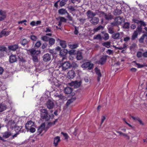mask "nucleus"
Returning <instances> with one entry per match:
<instances>
[{
	"mask_svg": "<svg viewBox=\"0 0 147 147\" xmlns=\"http://www.w3.org/2000/svg\"><path fill=\"white\" fill-rule=\"evenodd\" d=\"M94 39H98L99 40H101L102 39V37L101 35L99 34L96 35H95L93 37Z\"/></svg>",
	"mask_w": 147,
	"mask_h": 147,
	"instance_id": "43",
	"label": "nucleus"
},
{
	"mask_svg": "<svg viewBox=\"0 0 147 147\" xmlns=\"http://www.w3.org/2000/svg\"><path fill=\"white\" fill-rule=\"evenodd\" d=\"M41 44L40 41H37L35 44L34 46L37 48H38L41 45Z\"/></svg>",
	"mask_w": 147,
	"mask_h": 147,
	"instance_id": "53",
	"label": "nucleus"
},
{
	"mask_svg": "<svg viewBox=\"0 0 147 147\" xmlns=\"http://www.w3.org/2000/svg\"><path fill=\"white\" fill-rule=\"evenodd\" d=\"M123 17L118 16L115 17L114 19L115 21L118 25L121 24L122 22V20L123 19Z\"/></svg>",
	"mask_w": 147,
	"mask_h": 147,
	"instance_id": "15",
	"label": "nucleus"
},
{
	"mask_svg": "<svg viewBox=\"0 0 147 147\" xmlns=\"http://www.w3.org/2000/svg\"><path fill=\"white\" fill-rule=\"evenodd\" d=\"M78 45L77 44H71L70 45V47L72 49H75L78 47Z\"/></svg>",
	"mask_w": 147,
	"mask_h": 147,
	"instance_id": "54",
	"label": "nucleus"
},
{
	"mask_svg": "<svg viewBox=\"0 0 147 147\" xmlns=\"http://www.w3.org/2000/svg\"><path fill=\"white\" fill-rule=\"evenodd\" d=\"M108 57V56L106 55L101 56L98 62V64L102 65L106 63Z\"/></svg>",
	"mask_w": 147,
	"mask_h": 147,
	"instance_id": "6",
	"label": "nucleus"
},
{
	"mask_svg": "<svg viewBox=\"0 0 147 147\" xmlns=\"http://www.w3.org/2000/svg\"><path fill=\"white\" fill-rule=\"evenodd\" d=\"M60 45L63 48H65L66 47L65 41L63 40L61 41L60 42Z\"/></svg>",
	"mask_w": 147,
	"mask_h": 147,
	"instance_id": "41",
	"label": "nucleus"
},
{
	"mask_svg": "<svg viewBox=\"0 0 147 147\" xmlns=\"http://www.w3.org/2000/svg\"><path fill=\"white\" fill-rule=\"evenodd\" d=\"M30 39L33 41H36L37 39L36 36L34 35H31L30 36Z\"/></svg>",
	"mask_w": 147,
	"mask_h": 147,
	"instance_id": "48",
	"label": "nucleus"
},
{
	"mask_svg": "<svg viewBox=\"0 0 147 147\" xmlns=\"http://www.w3.org/2000/svg\"><path fill=\"white\" fill-rule=\"evenodd\" d=\"M100 11L97 10L95 12H93L92 11L89 10L86 12V15L88 18H93L96 16V15H98L100 17Z\"/></svg>",
	"mask_w": 147,
	"mask_h": 147,
	"instance_id": "3",
	"label": "nucleus"
},
{
	"mask_svg": "<svg viewBox=\"0 0 147 147\" xmlns=\"http://www.w3.org/2000/svg\"><path fill=\"white\" fill-rule=\"evenodd\" d=\"M72 3H79L80 2V0H71Z\"/></svg>",
	"mask_w": 147,
	"mask_h": 147,
	"instance_id": "61",
	"label": "nucleus"
},
{
	"mask_svg": "<svg viewBox=\"0 0 147 147\" xmlns=\"http://www.w3.org/2000/svg\"><path fill=\"white\" fill-rule=\"evenodd\" d=\"M49 38L46 35L43 36L41 37V39L44 42H48L49 39Z\"/></svg>",
	"mask_w": 147,
	"mask_h": 147,
	"instance_id": "35",
	"label": "nucleus"
},
{
	"mask_svg": "<svg viewBox=\"0 0 147 147\" xmlns=\"http://www.w3.org/2000/svg\"><path fill=\"white\" fill-rule=\"evenodd\" d=\"M76 75L74 71L71 70L69 71L67 74V78L69 79H73Z\"/></svg>",
	"mask_w": 147,
	"mask_h": 147,
	"instance_id": "11",
	"label": "nucleus"
},
{
	"mask_svg": "<svg viewBox=\"0 0 147 147\" xmlns=\"http://www.w3.org/2000/svg\"><path fill=\"white\" fill-rule=\"evenodd\" d=\"M28 129L30 130V131L32 133H34L35 131V127H32Z\"/></svg>",
	"mask_w": 147,
	"mask_h": 147,
	"instance_id": "59",
	"label": "nucleus"
},
{
	"mask_svg": "<svg viewBox=\"0 0 147 147\" xmlns=\"http://www.w3.org/2000/svg\"><path fill=\"white\" fill-rule=\"evenodd\" d=\"M25 127L27 129H30L32 127H35L34 123L31 121H28L26 124Z\"/></svg>",
	"mask_w": 147,
	"mask_h": 147,
	"instance_id": "14",
	"label": "nucleus"
},
{
	"mask_svg": "<svg viewBox=\"0 0 147 147\" xmlns=\"http://www.w3.org/2000/svg\"><path fill=\"white\" fill-rule=\"evenodd\" d=\"M6 108L7 106L1 103L0 105V112H2L6 110Z\"/></svg>",
	"mask_w": 147,
	"mask_h": 147,
	"instance_id": "27",
	"label": "nucleus"
},
{
	"mask_svg": "<svg viewBox=\"0 0 147 147\" xmlns=\"http://www.w3.org/2000/svg\"><path fill=\"white\" fill-rule=\"evenodd\" d=\"M42 59L45 62L49 61L51 59V55L49 53L46 54L42 56Z\"/></svg>",
	"mask_w": 147,
	"mask_h": 147,
	"instance_id": "9",
	"label": "nucleus"
},
{
	"mask_svg": "<svg viewBox=\"0 0 147 147\" xmlns=\"http://www.w3.org/2000/svg\"><path fill=\"white\" fill-rule=\"evenodd\" d=\"M67 52V51L66 49H62L60 51L59 55L61 56H64L66 55Z\"/></svg>",
	"mask_w": 147,
	"mask_h": 147,
	"instance_id": "23",
	"label": "nucleus"
},
{
	"mask_svg": "<svg viewBox=\"0 0 147 147\" xmlns=\"http://www.w3.org/2000/svg\"><path fill=\"white\" fill-rule=\"evenodd\" d=\"M68 0H62L60 2V5L61 7L64 6Z\"/></svg>",
	"mask_w": 147,
	"mask_h": 147,
	"instance_id": "46",
	"label": "nucleus"
},
{
	"mask_svg": "<svg viewBox=\"0 0 147 147\" xmlns=\"http://www.w3.org/2000/svg\"><path fill=\"white\" fill-rule=\"evenodd\" d=\"M45 127V124L44 123H42L40 127H38L37 131V132L39 133L38 135L40 134L42 132V131L44 130Z\"/></svg>",
	"mask_w": 147,
	"mask_h": 147,
	"instance_id": "18",
	"label": "nucleus"
},
{
	"mask_svg": "<svg viewBox=\"0 0 147 147\" xmlns=\"http://www.w3.org/2000/svg\"><path fill=\"white\" fill-rule=\"evenodd\" d=\"M132 21L135 23L138 24H140V20H139L136 18L133 19H132Z\"/></svg>",
	"mask_w": 147,
	"mask_h": 147,
	"instance_id": "56",
	"label": "nucleus"
},
{
	"mask_svg": "<svg viewBox=\"0 0 147 147\" xmlns=\"http://www.w3.org/2000/svg\"><path fill=\"white\" fill-rule=\"evenodd\" d=\"M17 60L16 55H11L9 57V61L11 63H13L16 62Z\"/></svg>",
	"mask_w": 147,
	"mask_h": 147,
	"instance_id": "17",
	"label": "nucleus"
},
{
	"mask_svg": "<svg viewBox=\"0 0 147 147\" xmlns=\"http://www.w3.org/2000/svg\"><path fill=\"white\" fill-rule=\"evenodd\" d=\"M48 41L49 42V44L50 46H51L55 44V40L53 38H50Z\"/></svg>",
	"mask_w": 147,
	"mask_h": 147,
	"instance_id": "34",
	"label": "nucleus"
},
{
	"mask_svg": "<svg viewBox=\"0 0 147 147\" xmlns=\"http://www.w3.org/2000/svg\"><path fill=\"white\" fill-rule=\"evenodd\" d=\"M82 83L81 81H76L74 82V87L76 88H77L80 87Z\"/></svg>",
	"mask_w": 147,
	"mask_h": 147,
	"instance_id": "26",
	"label": "nucleus"
},
{
	"mask_svg": "<svg viewBox=\"0 0 147 147\" xmlns=\"http://www.w3.org/2000/svg\"><path fill=\"white\" fill-rule=\"evenodd\" d=\"M100 15L101 14L104 15L105 16V19L107 20H110L113 19V16L110 13L107 14L105 13L104 11H100Z\"/></svg>",
	"mask_w": 147,
	"mask_h": 147,
	"instance_id": "5",
	"label": "nucleus"
},
{
	"mask_svg": "<svg viewBox=\"0 0 147 147\" xmlns=\"http://www.w3.org/2000/svg\"><path fill=\"white\" fill-rule=\"evenodd\" d=\"M76 58L78 60H80L82 59L83 56L81 52H78L77 53Z\"/></svg>",
	"mask_w": 147,
	"mask_h": 147,
	"instance_id": "31",
	"label": "nucleus"
},
{
	"mask_svg": "<svg viewBox=\"0 0 147 147\" xmlns=\"http://www.w3.org/2000/svg\"><path fill=\"white\" fill-rule=\"evenodd\" d=\"M47 45V44L46 42H44L43 43L41 46V48L42 49H44L45 48Z\"/></svg>",
	"mask_w": 147,
	"mask_h": 147,
	"instance_id": "64",
	"label": "nucleus"
},
{
	"mask_svg": "<svg viewBox=\"0 0 147 147\" xmlns=\"http://www.w3.org/2000/svg\"><path fill=\"white\" fill-rule=\"evenodd\" d=\"M130 24L128 22L125 23L123 26V28L125 29H128L129 27Z\"/></svg>",
	"mask_w": 147,
	"mask_h": 147,
	"instance_id": "42",
	"label": "nucleus"
},
{
	"mask_svg": "<svg viewBox=\"0 0 147 147\" xmlns=\"http://www.w3.org/2000/svg\"><path fill=\"white\" fill-rule=\"evenodd\" d=\"M41 118L45 120L46 121H48L50 119L51 117H54L53 114L49 115L47 109H41L40 110Z\"/></svg>",
	"mask_w": 147,
	"mask_h": 147,
	"instance_id": "1",
	"label": "nucleus"
},
{
	"mask_svg": "<svg viewBox=\"0 0 147 147\" xmlns=\"http://www.w3.org/2000/svg\"><path fill=\"white\" fill-rule=\"evenodd\" d=\"M137 56L138 58H140L142 56V54L141 52L139 51L137 53Z\"/></svg>",
	"mask_w": 147,
	"mask_h": 147,
	"instance_id": "60",
	"label": "nucleus"
},
{
	"mask_svg": "<svg viewBox=\"0 0 147 147\" xmlns=\"http://www.w3.org/2000/svg\"><path fill=\"white\" fill-rule=\"evenodd\" d=\"M16 125L15 122L14 121H9L8 123V126L12 129H14Z\"/></svg>",
	"mask_w": 147,
	"mask_h": 147,
	"instance_id": "16",
	"label": "nucleus"
},
{
	"mask_svg": "<svg viewBox=\"0 0 147 147\" xmlns=\"http://www.w3.org/2000/svg\"><path fill=\"white\" fill-rule=\"evenodd\" d=\"M49 52L50 53L52 54L53 55H56L57 53V51L55 49L50 50L49 51Z\"/></svg>",
	"mask_w": 147,
	"mask_h": 147,
	"instance_id": "52",
	"label": "nucleus"
},
{
	"mask_svg": "<svg viewBox=\"0 0 147 147\" xmlns=\"http://www.w3.org/2000/svg\"><path fill=\"white\" fill-rule=\"evenodd\" d=\"M61 134L63 135V136L65 137V139H67L69 138V136L67 134L65 133H64L63 132H61Z\"/></svg>",
	"mask_w": 147,
	"mask_h": 147,
	"instance_id": "57",
	"label": "nucleus"
},
{
	"mask_svg": "<svg viewBox=\"0 0 147 147\" xmlns=\"http://www.w3.org/2000/svg\"><path fill=\"white\" fill-rule=\"evenodd\" d=\"M122 13L121 9H116L114 11L113 14L115 15H120Z\"/></svg>",
	"mask_w": 147,
	"mask_h": 147,
	"instance_id": "32",
	"label": "nucleus"
},
{
	"mask_svg": "<svg viewBox=\"0 0 147 147\" xmlns=\"http://www.w3.org/2000/svg\"><path fill=\"white\" fill-rule=\"evenodd\" d=\"M58 97L59 99L62 100H66L67 99V98L66 97L64 96H63L62 94H60L58 95L57 98Z\"/></svg>",
	"mask_w": 147,
	"mask_h": 147,
	"instance_id": "37",
	"label": "nucleus"
},
{
	"mask_svg": "<svg viewBox=\"0 0 147 147\" xmlns=\"http://www.w3.org/2000/svg\"><path fill=\"white\" fill-rule=\"evenodd\" d=\"M11 135L10 132L6 131L3 134V137L5 138H9Z\"/></svg>",
	"mask_w": 147,
	"mask_h": 147,
	"instance_id": "28",
	"label": "nucleus"
},
{
	"mask_svg": "<svg viewBox=\"0 0 147 147\" xmlns=\"http://www.w3.org/2000/svg\"><path fill=\"white\" fill-rule=\"evenodd\" d=\"M112 35V38L115 39H118L119 38L120 34L118 32L116 33L113 34Z\"/></svg>",
	"mask_w": 147,
	"mask_h": 147,
	"instance_id": "29",
	"label": "nucleus"
},
{
	"mask_svg": "<svg viewBox=\"0 0 147 147\" xmlns=\"http://www.w3.org/2000/svg\"><path fill=\"white\" fill-rule=\"evenodd\" d=\"M18 59L20 62H25L26 61V60L21 56L19 55L18 56Z\"/></svg>",
	"mask_w": 147,
	"mask_h": 147,
	"instance_id": "51",
	"label": "nucleus"
},
{
	"mask_svg": "<svg viewBox=\"0 0 147 147\" xmlns=\"http://www.w3.org/2000/svg\"><path fill=\"white\" fill-rule=\"evenodd\" d=\"M20 43L23 46H25L28 43V41L26 38H24L20 41Z\"/></svg>",
	"mask_w": 147,
	"mask_h": 147,
	"instance_id": "30",
	"label": "nucleus"
},
{
	"mask_svg": "<svg viewBox=\"0 0 147 147\" xmlns=\"http://www.w3.org/2000/svg\"><path fill=\"white\" fill-rule=\"evenodd\" d=\"M138 33L137 31H135L133 33L131 37V39L132 40H135L137 37Z\"/></svg>",
	"mask_w": 147,
	"mask_h": 147,
	"instance_id": "33",
	"label": "nucleus"
},
{
	"mask_svg": "<svg viewBox=\"0 0 147 147\" xmlns=\"http://www.w3.org/2000/svg\"><path fill=\"white\" fill-rule=\"evenodd\" d=\"M109 55L113 54V51L111 49H108L106 52Z\"/></svg>",
	"mask_w": 147,
	"mask_h": 147,
	"instance_id": "63",
	"label": "nucleus"
},
{
	"mask_svg": "<svg viewBox=\"0 0 147 147\" xmlns=\"http://www.w3.org/2000/svg\"><path fill=\"white\" fill-rule=\"evenodd\" d=\"M94 67V65L89 62H87L84 63L81 65V67L84 69L88 68L89 70L92 69Z\"/></svg>",
	"mask_w": 147,
	"mask_h": 147,
	"instance_id": "4",
	"label": "nucleus"
},
{
	"mask_svg": "<svg viewBox=\"0 0 147 147\" xmlns=\"http://www.w3.org/2000/svg\"><path fill=\"white\" fill-rule=\"evenodd\" d=\"M46 106L49 109H51L53 108L54 105L53 102H47Z\"/></svg>",
	"mask_w": 147,
	"mask_h": 147,
	"instance_id": "19",
	"label": "nucleus"
},
{
	"mask_svg": "<svg viewBox=\"0 0 147 147\" xmlns=\"http://www.w3.org/2000/svg\"><path fill=\"white\" fill-rule=\"evenodd\" d=\"M58 13L60 14L63 15L65 13L69 14V13L65 9H59L58 11Z\"/></svg>",
	"mask_w": 147,
	"mask_h": 147,
	"instance_id": "24",
	"label": "nucleus"
},
{
	"mask_svg": "<svg viewBox=\"0 0 147 147\" xmlns=\"http://www.w3.org/2000/svg\"><path fill=\"white\" fill-rule=\"evenodd\" d=\"M142 30V28L141 26H138L135 31H137V32L140 33H141Z\"/></svg>",
	"mask_w": 147,
	"mask_h": 147,
	"instance_id": "50",
	"label": "nucleus"
},
{
	"mask_svg": "<svg viewBox=\"0 0 147 147\" xmlns=\"http://www.w3.org/2000/svg\"><path fill=\"white\" fill-rule=\"evenodd\" d=\"M59 22L62 23V22H66V19L63 17H59Z\"/></svg>",
	"mask_w": 147,
	"mask_h": 147,
	"instance_id": "49",
	"label": "nucleus"
},
{
	"mask_svg": "<svg viewBox=\"0 0 147 147\" xmlns=\"http://www.w3.org/2000/svg\"><path fill=\"white\" fill-rule=\"evenodd\" d=\"M95 70L97 76V81L98 82H99L100 81V78L102 77V74L100 70L98 68L96 67L95 68Z\"/></svg>",
	"mask_w": 147,
	"mask_h": 147,
	"instance_id": "8",
	"label": "nucleus"
},
{
	"mask_svg": "<svg viewBox=\"0 0 147 147\" xmlns=\"http://www.w3.org/2000/svg\"><path fill=\"white\" fill-rule=\"evenodd\" d=\"M7 48L6 47L4 46H0V51H1V53L2 52V51L6 52Z\"/></svg>",
	"mask_w": 147,
	"mask_h": 147,
	"instance_id": "45",
	"label": "nucleus"
},
{
	"mask_svg": "<svg viewBox=\"0 0 147 147\" xmlns=\"http://www.w3.org/2000/svg\"><path fill=\"white\" fill-rule=\"evenodd\" d=\"M99 21V20L98 18L95 17L91 19L90 21L92 24L96 25L98 23Z\"/></svg>",
	"mask_w": 147,
	"mask_h": 147,
	"instance_id": "12",
	"label": "nucleus"
},
{
	"mask_svg": "<svg viewBox=\"0 0 147 147\" xmlns=\"http://www.w3.org/2000/svg\"><path fill=\"white\" fill-rule=\"evenodd\" d=\"M40 100L43 101L45 100L46 101H52L51 99V98L46 94L43 95V96L40 98Z\"/></svg>",
	"mask_w": 147,
	"mask_h": 147,
	"instance_id": "13",
	"label": "nucleus"
},
{
	"mask_svg": "<svg viewBox=\"0 0 147 147\" xmlns=\"http://www.w3.org/2000/svg\"><path fill=\"white\" fill-rule=\"evenodd\" d=\"M28 51L32 56V59L34 62H38V55L40 53V51H36L33 49H29Z\"/></svg>",
	"mask_w": 147,
	"mask_h": 147,
	"instance_id": "2",
	"label": "nucleus"
},
{
	"mask_svg": "<svg viewBox=\"0 0 147 147\" xmlns=\"http://www.w3.org/2000/svg\"><path fill=\"white\" fill-rule=\"evenodd\" d=\"M111 42L110 41L105 42L102 44L103 46L106 47L107 48H109L111 46Z\"/></svg>",
	"mask_w": 147,
	"mask_h": 147,
	"instance_id": "25",
	"label": "nucleus"
},
{
	"mask_svg": "<svg viewBox=\"0 0 147 147\" xmlns=\"http://www.w3.org/2000/svg\"><path fill=\"white\" fill-rule=\"evenodd\" d=\"M22 128L21 126H18L17 125H16V126L14 128V129H15L16 132H19L20 131L21 129Z\"/></svg>",
	"mask_w": 147,
	"mask_h": 147,
	"instance_id": "38",
	"label": "nucleus"
},
{
	"mask_svg": "<svg viewBox=\"0 0 147 147\" xmlns=\"http://www.w3.org/2000/svg\"><path fill=\"white\" fill-rule=\"evenodd\" d=\"M71 67L73 68H76L78 67V65L77 63L75 62H73L71 64Z\"/></svg>",
	"mask_w": 147,
	"mask_h": 147,
	"instance_id": "58",
	"label": "nucleus"
},
{
	"mask_svg": "<svg viewBox=\"0 0 147 147\" xmlns=\"http://www.w3.org/2000/svg\"><path fill=\"white\" fill-rule=\"evenodd\" d=\"M111 25L110 26H113V27L114 26H118V24L116 23V22L114 21V22H111Z\"/></svg>",
	"mask_w": 147,
	"mask_h": 147,
	"instance_id": "62",
	"label": "nucleus"
},
{
	"mask_svg": "<svg viewBox=\"0 0 147 147\" xmlns=\"http://www.w3.org/2000/svg\"><path fill=\"white\" fill-rule=\"evenodd\" d=\"M1 33L3 34V35L5 36H7L9 34L10 32V31H6L5 30V29L3 30L2 31Z\"/></svg>",
	"mask_w": 147,
	"mask_h": 147,
	"instance_id": "40",
	"label": "nucleus"
},
{
	"mask_svg": "<svg viewBox=\"0 0 147 147\" xmlns=\"http://www.w3.org/2000/svg\"><path fill=\"white\" fill-rule=\"evenodd\" d=\"M109 38V34L107 33H105L102 37V38L105 40L106 41L108 40Z\"/></svg>",
	"mask_w": 147,
	"mask_h": 147,
	"instance_id": "36",
	"label": "nucleus"
},
{
	"mask_svg": "<svg viewBox=\"0 0 147 147\" xmlns=\"http://www.w3.org/2000/svg\"><path fill=\"white\" fill-rule=\"evenodd\" d=\"M133 62L136 63L138 68H142L144 67V65H141L139 63H136L135 61H134Z\"/></svg>",
	"mask_w": 147,
	"mask_h": 147,
	"instance_id": "55",
	"label": "nucleus"
},
{
	"mask_svg": "<svg viewBox=\"0 0 147 147\" xmlns=\"http://www.w3.org/2000/svg\"><path fill=\"white\" fill-rule=\"evenodd\" d=\"M0 16L6 17V12L2 10H0Z\"/></svg>",
	"mask_w": 147,
	"mask_h": 147,
	"instance_id": "47",
	"label": "nucleus"
},
{
	"mask_svg": "<svg viewBox=\"0 0 147 147\" xmlns=\"http://www.w3.org/2000/svg\"><path fill=\"white\" fill-rule=\"evenodd\" d=\"M107 29L109 33L110 34H112L115 32L114 28L113 26H109Z\"/></svg>",
	"mask_w": 147,
	"mask_h": 147,
	"instance_id": "22",
	"label": "nucleus"
},
{
	"mask_svg": "<svg viewBox=\"0 0 147 147\" xmlns=\"http://www.w3.org/2000/svg\"><path fill=\"white\" fill-rule=\"evenodd\" d=\"M104 29V27L102 25H100L98 27L94 29V31L95 32H97L100 30H103Z\"/></svg>",
	"mask_w": 147,
	"mask_h": 147,
	"instance_id": "39",
	"label": "nucleus"
},
{
	"mask_svg": "<svg viewBox=\"0 0 147 147\" xmlns=\"http://www.w3.org/2000/svg\"><path fill=\"white\" fill-rule=\"evenodd\" d=\"M68 10L70 11V12L74 11H76V9H75L74 7L72 6H68L67 7Z\"/></svg>",
	"mask_w": 147,
	"mask_h": 147,
	"instance_id": "44",
	"label": "nucleus"
},
{
	"mask_svg": "<svg viewBox=\"0 0 147 147\" xmlns=\"http://www.w3.org/2000/svg\"><path fill=\"white\" fill-rule=\"evenodd\" d=\"M60 141V137L59 136L55 137L54 139L53 144L54 146H57L58 145V143Z\"/></svg>",
	"mask_w": 147,
	"mask_h": 147,
	"instance_id": "20",
	"label": "nucleus"
},
{
	"mask_svg": "<svg viewBox=\"0 0 147 147\" xmlns=\"http://www.w3.org/2000/svg\"><path fill=\"white\" fill-rule=\"evenodd\" d=\"M19 48L18 45L16 44L14 45H12L8 46V48L10 51H15Z\"/></svg>",
	"mask_w": 147,
	"mask_h": 147,
	"instance_id": "10",
	"label": "nucleus"
},
{
	"mask_svg": "<svg viewBox=\"0 0 147 147\" xmlns=\"http://www.w3.org/2000/svg\"><path fill=\"white\" fill-rule=\"evenodd\" d=\"M73 91V89L69 87H67L64 89V92L66 94H69L71 93Z\"/></svg>",
	"mask_w": 147,
	"mask_h": 147,
	"instance_id": "21",
	"label": "nucleus"
},
{
	"mask_svg": "<svg viewBox=\"0 0 147 147\" xmlns=\"http://www.w3.org/2000/svg\"><path fill=\"white\" fill-rule=\"evenodd\" d=\"M63 70L65 71L67 69L71 67V64L68 62H65L61 64Z\"/></svg>",
	"mask_w": 147,
	"mask_h": 147,
	"instance_id": "7",
	"label": "nucleus"
}]
</instances>
